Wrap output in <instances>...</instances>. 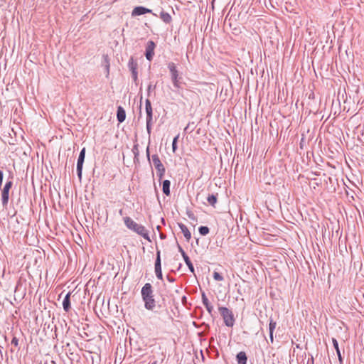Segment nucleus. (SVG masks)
<instances>
[{"label": "nucleus", "instance_id": "f257e3e1", "mask_svg": "<svg viewBox=\"0 0 364 364\" xmlns=\"http://www.w3.org/2000/svg\"><path fill=\"white\" fill-rule=\"evenodd\" d=\"M141 294L146 309L154 312H160L164 309H166V295L159 292L160 298L156 299L150 283H146L143 286L141 290Z\"/></svg>", "mask_w": 364, "mask_h": 364}, {"label": "nucleus", "instance_id": "f03ea898", "mask_svg": "<svg viewBox=\"0 0 364 364\" xmlns=\"http://www.w3.org/2000/svg\"><path fill=\"white\" fill-rule=\"evenodd\" d=\"M124 222L127 228L136 232L148 241H150L148 231L146 230L144 226L136 223L129 217L124 218Z\"/></svg>", "mask_w": 364, "mask_h": 364}, {"label": "nucleus", "instance_id": "7ed1b4c3", "mask_svg": "<svg viewBox=\"0 0 364 364\" xmlns=\"http://www.w3.org/2000/svg\"><path fill=\"white\" fill-rule=\"evenodd\" d=\"M277 92H259V97L260 100L267 98V100L270 99V102L272 104H276L279 102H283L287 97L288 92H278V96L276 97Z\"/></svg>", "mask_w": 364, "mask_h": 364}, {"label": "nucleus", "instance_id": "20e7f679", "mask_svg": "<svg viewBox=\"0 0 364 364\" xmlns=\"http://www.w3.org/2000/svg\"><path fill=\"white\" fill-rule=\"evenodd\" d=\"M218 311L223 318L225 325L228 327H232L235 321L232 311L223 306L219 307Z\"/></svg>", "mask_w": 364, "mask_h": 364}, {"label": "nucleus", "instance_id": "39448f33", "mask_svg": "<svg viewBox=\"0 0 364 364\" xmlns=\"http://www.w3.org/2000/svg\"><path fill=\"white\" fill-rule=\"evenodd\" d=\"M152 161L155 168L156 169V174L159 177V181L162 179L166 169L164 164L161 163L159 156L157 154L152 155Z\"/></svg>", "mask_w": 364, "mask_h": 364}, {"label": "nucleus", "instance_id": "423d86ee", "mask_svg": "<svg viewBox=\"0 0 364 364\" xmlns=\"http://www.w3.org/2000/svg\"><path fill=\"white\" fill-rule=\"evenodd\" d=\"M13 182L12 181H8L5 183L3 189L1 190V202L2 205L4 208H6L9 203V191L12 188Z\"/></svg>", "mask_w": 364, "mask_h": 364}, {"label": "nucleus", "instance_id": "0eeeda50", "mask_svg": "<svg viewBox=\"0 0 364 364\" xmlns=\"http://www.w3.org/2000/svg\"><path fill=\"white\" fill-rule=\"evenodd\" d=\"M128 68L132 74V78L133 81L137 85L138 82V63L136 60L132 56L128 62Z\"/></svg>", "mask_w": 364, "mask_h": 364}, {"label": "nucleus", "instance_id": "6e6552de", "mask_svg": "<svg viewBox=\"0 0 364 364\" xmlns=\"http://www.w3.org/2000/svg\"><path fill=\"white\" fill-rule=\"evenodd\" d=\"M85 152H86V149L85 147H83L81 149L79 156H78V159H77V176H78L80 181L82 178V167H83V164H84L85 158Z\"/></svg>", "mask_w": 364, "mask_h": 364}, {"label": "nucleus", "instance_id": "1a4fd4ad", "mask_svg": "<svg viewBox=\"0 0 364 364\" xmlns=\"http://www.w3.org/2000/svg\"><path fill=\"white\" fill-rule=\"evenodd\" d=\"M168 68L171 73V79H172V81H173L174 85L176 87L180 88V86L178 85V81H179V79H181V77H178V72L176 69V66L175 63L173 62L168 63Z\"/></svg>", "mask_w": 364, "mask_h": 364}, {"label": "nucleus", "instance_id": "9d476101", "mask_svg": "<svg viewBox=\"0 0 364 364\" xmlns=\"http://www.w3.org/2000/svg\"><path fill=\"white\" fill-rule=\"evenodd\" d=\"M156 44L153 41H149L147 42L145 50V57L149 61H151L154 55V49Z\"/></svg>", "mask_w": 364, "mask_h": 364}, {"label": "nucleus", "instance_id": "9b49d317", "mask_svg": "<svg viewBox=\"0 0 364 364\" xmlns=\"http://www.w3.org/2000/svg\"><path fill=\"white\" fill-rule=\"evenodd\" d=\"M155 273H156V277L159 279H161V280L163 279L161 264V255H160L159 250H158L156 252V261H155Z\"/></svg>", "mask_w": 364, "mask_h": 364}, {"label": "nucleus", "instance_id": "f8f14e48", "mask_svg": "<svg viewBox=\"0 0 364 364\" xmlns=\"http://www.w3.org/2000/svg\"><path fill=\"white\" fill-rule=\"evenodd\" d=\"M149 13H152V11L144 6H136L133 9L132 16H140Z\"/></svg>", "mask_w": 364, "mask_h": 364}, {"label": "nucleus", "instance_id": "ddd939ff", "mask_svg": "<svg viewBox=\"0 0 364 364\" xmlns=\"http://www.w3.org/2000/svg\"><path fill=\"white\" fill-rule=\"evenodd\" d=\"M70 295L71 292H68L63 301V307L65 311L68 312L71 309V303H70Z\"/></svg>", "mask_w": 364, "mask_h": 364}, {"label": "nucleus", "instance_id": "4468645a", "mask_svg": "<svg viewBox=\"0 0 364 364\" xmlns=\"http://www.w3.org/2000/svg\"><path fill=\"white\" fill-rule=\"evenodd\" d=\"M117 119L119 123L123 122L126 119V112L122 106H119L117 110Z\"/></svg>", "mask_w": 364, "mask_h": 364}, {"label": "nucleus", "instance_id": "2eb2a0df", "mask_svg": "<svg viewBox=\"0 0 364 364\" xmlns=\"http://www.w3.org/2000/svg\"><path fill=\"white\" fill-rule=\"evenodd\" d=\"M153 124V112H146V130L150 136L151 132V126Z\"/></svg>", "mask_w": 364, "mask_h": 364}, {"label": "nucleus", "instance_id": "dca6fc26", "mask_svg": "<svg viewBox=\"0 0 364 364\" xmlns=\"http://www.w3.org/2000/svg\"><path fill=\"white\" fill-rule=\"evenodd\" d=\"M178 227L181 229V232H183L186 241L189 242V240L191 238V234L188 230V228L183 223H178Z\"/></svg>", "mask_w": 364, "mask_h": 364}, {"label": "nucleus", "instance_id": "f3484780", "mask_svg": "<svg viewBox=\"0 0 364 364\" xmlns=\"http://www.w3.org/2000/svg\"><path fill=\"white\" fill-rule=\"evenodd\" d=\"M236 360L238 364H247V357L244 351L239 352L236 355Z\"/></svg>", "mask_w": 364, "mask_h": 364}, {"label": "nucleus", "instance_id": "a211bd4d", "mask_svg": "<svg viewBox=\"0 0 364 364\" xmlns=\"http://www.w3.org/2000/svg\"><path fill=\"white\" fill-rule=\"evenodd\" d=\"M276 326H277V323L274 321H273V319L271 318L269 319V339H270V342L272 343L274 341L273 333L276 328Z\"/></svg>", "mask_w": 364, "mask_h": 364}, {"label": "nucleus", "instance_id": "6ab92c4d", "mask_svg": "<svg viewBox=\"0 0 364 364\" xmlns=\"http://www.w3.org/2000/svg\"><path fill=\"white\" fill-rule=\"evenodd\" d=\"M170 186H171V182L169 180H164L162 182L163 193L167 196H168L170 195Z\"/></svg>", "mask_w": 364, "mask_h": 364}, {"label": "nucleus", "instance_id": "aec40b11", "mask_svg": "<svg viewBox=\"0 0 364 364\" xmlns=\"http://www.w3.org/2000/svg\"><path fill=\"white\" fill-rule=\"evenodd\" d=\"M160 18L166 23H170L172 21L171 15L165 11H161L160 14Z\"/></svg>", "mask_w": 364, "mask_h": 364}, {"label": "nucleus", "instance_id": "412c9836", "mask_svg": "<svg viewBox=\"0 0 364 364\" xmlns=\"http://www.w3.org/2000/svg\"><path fill=\"white\" fill-rule=\"evenodd\" d=\"M217 196H218V194H215V195L211 194L207 197L208 203L213 207H215V205L218 201Z\"/></svg>", "mask_w": 364, "mask_h": 364}, {"label": "nucleus", "instance_id": "4be33fe9", "mask_svg": "<svg viewBox=\"0 0 364 364\" xmlns=\"http://www.w3.org/2000/svg\"><path fill=\"white\" fill-rule=\"evenodd\" d=\"M337 100L341 104V102L343 101V103H346L348 101L347 92H338Z\"/></svg>", "mask_w": 364, "mask_h": 364}, {"label": "nucleus", "instance_id": "5701e85b", "mask_svg": "<svg viewBox=\"0 0 364 364\" xmlns=\"http://www.w3.org/2000/svg\"><path fill=\"white\" fill-rule=\"evenodd\" d=\"M183 259H184L186 264L188 266L190 272H192L193 274H194L195 273L194 267H193L189 257L187 255L183 257Z\"/></svg>", "mask_w": 364, "mask_h": 364}, {"label": "nucleus", "instance_id": "b1692460", "mask_svg": "<svg viewBox=\"0 0 364 364\" xmlns=\"http://www.w3.org/2000/svg\"><path fill=\"white\" fill-rule=\"evenodd\" d=\"M132 151L134 153V163H139V149H138V144H135L132 149Z\"/></svg>", "mask_w": 364, "mask_h": 364}, {"label": "nucleus", "instance_id": "393cba45", "mask_svg": "<svg viewBox=\"0 0 364 364\" xmlns=\"http://www.w3.org/2000/svg\"><path fill=\"white\" fill-rule=\"evenodd\" d=\"M332 342H333V347L336 351V353L339 358V360H341V355L340 349L338 347V343L336 338H333Z\"/></svg>", "mask_w": 364, "mask_h": 364}, {"label": "nucleus", "instance_id": "a878e982", "mask_svg": "<svg viewBox=\"0 0 364 364\" xmlns=\"http://www.w3.org/2000/svg\"><path fill=\"white\" fill-rule=\"evenodd\" d=\"M198 231L201 235L205 236L209 233L210 229L207 226H200L198 228Z\"/></svg>", "mask_w": 364, "mask_h": 364}, {"label": "nucleus", "instance_id": "bb28decb", "mask_svg": "<svg viewBox=\"0 0 364 364\" xmlns=\"http://www.w3.org/2000/svg\"><path fill=\"white\" fill-rule=\"evenodd\" d=\"M145 109H146V113L153 112L151 101L149 99L146 100Z\"/></svg>", "mask_w": 364, "mask_h": 364}, {"label": "nucleus", "instance_id": "cd10ccee", "mask_svg": "<svg viewBox=\"0 0 364 364\" xmlns=\"http://www.w3.org/2000/svg\"><path fill=\"white\" fill-rule=\"evenodd\" d=\"M213 277V279L216 281H223L224 279L223 277L218 272H214Z\"/></svg>", "mask_w": 364, "mask_h": 364}, {"label": "nucleus", "instance_id": "c85d7f7f", "mask_svg": "<svg viewBox=\"0 0 364 364\" xmlns=\"http://www.w3.org/2000/svg\"><path fill=\"white\" fill-rule=\"evenodd\" d=\"M178 137H179V135H177L176 136H175L173 139V142H172V149H173V151L175 152L176 150L177 149V141H178Z\"/></svg>", "mask_w": 364, "mask_h": 364}, {"label": "nucleus", "instance_id": "c756f323", "mask_svg": "<svg viewBox=\"0 0 364 364\" xmlns=\"http://www.w3.org/2000/svg\"><path fill=\"white\" fill-rule=\"evenodd\" d=\"M202 301L205 306L210 304L204 292L202 293Z\"/></svg>", "mask_w": 364, "mask_h": 364}, {"label": "nucleus", "instance_id": "7c9ffc66", "mask_svg": "<svg viewBox=\"0 0 364 364\" xmlns=\"http://www.w3.org/2000/svg\"><path fill=\"white\" fill-rule=\"evenodd\" d=\"M193 124H194V123H192V124L188 123V125L185 127L184 131L186 132H189V133L192 132L194 127L191 125H193Z\"/></svg>", "mask_w": 364, "mask_h": 364}, {"label": "nucleus", "instance_id": "2f4dec72", "mask_svg": "<svg viewBox=\"0 0 364 364\" xmlns=\"http://www.w3.org/2000/svg\"><path fill=\"white\" fill-rule=\"evenodd\" d=\"M227 92H224V95H223V92H220L219 95L218 96V95H216L215 97H219L221 100L224 101L227 97Z\"/></svg>", "mask_w": 364, "mask_h": 364}, {"label": "nucleus", "instance_id": "473e14b6", "mask_svg": "<svg viewBox=\"0 0 364 364\" xmlns=\"http://www.w3.org/2000/svg\"><path fill=\"white\" fill-rule=\"evenodd\" d=\"M178 249L179 252L181 254L183 258L186 256H187V254L185 252V251L183 250V248L181 247V245L177 243Z\"/></svg>", "mask_w": 364, "mask_h": 364}, {"label": "nucleus", "instance_id": "72a5a7b5", "mask_svg": "<svg viewBox=\"0 0 364 364\" xmlns=\"http://www.w3.org/2000/svg\"><path fill=\"white\" fill-rule=\"evenodd\" d=\"M103 59H104L103 64H104L105 66V65H110L109 64V57H108L107 55H103Z\"/></svg>", "mask_w": 364, "mask_h": 364}, {"label": "nucleus", "instance_id": "f704fd0d", "mask_svg": "<svg viewBox=\"0 0 364 364\" xmlns=\"http://www.w3.org/2000/svg\"><path fill=\"white\" fill-rule=\"evenodd\" d=\"M11 345H14V346H18V340L16 337H14L11 342Z\"/></svg>", "mask_w": 364, "mask_h": 364}, {"label": "nucleus", "instance_id": "c9c22d12", "mask_svg": "<svg viewBox=\"0 0 364 364\" xmlns=\"http://www.w3.org/2000/svg\"><path fill=\"white\" fill-rule=\"evenodd\" d=\"M187 215H188V217L190 219L193 220H196V217H195L194 214L193 213V212H191V211H188V212H187Z\"/></svg>", "mask_w": 364, "mask_h": 364}, {"label": "nucleus", "instance_id": "e433bc0d", "mask_svg": "<svg viewBox=\"0 0 364 364\" xmlns=\"http://www.w3.org/2000/svg\"><path fill=\"white\" fill-rule=\"evenodd\" d=\"M206 308V310L208 311V312L211 314L213 310V306L210 304L209 305H207L205 306Z\"/></svg>", "mask_w": 364, "mask_h": 364}, {"label": "nucleus", "instance_id": "4c0bfd02", "mask_svg": "<svg viewBox=\"0 0 364 364\" xmlns=\"http://www.w3.org/2000/svg\"><path fill=\"white\" fill-rule=\"evenodd\" d=\"M3 178H4L3 172L0 170V187L1 186L2 183H3Z\"/></svg>", "mask_w": 364, "mask_h": 364}, {"label": "nucleus", "instance_id": "58836bf2", "mask_svg": "<svg viewBox=\"0 0 364 364\" xmlns=\"http://www.w3.org/2000/svg\"><path fill=\"white\" fill-rule=\"evenodd\" d=\"M146 157H147L148 160L150 161V152H149V146L146 148Z\"/></svg>", "mask_w": 364, "mask_h": 364}, {"label": "nucleus", "instance_id": "ea45409f", "mask_svg": "<svg viewBox=\"0 0 364 364\" xmlns=\"http://www.w3.org/2000/svg\"><path fill=\"white\" fill-rule=\"evenodd\" d=\"M166 279L170 282H173L175 281V279H173V277H170L169 275L166 276Z\"/></svg>", "mask_w": 364, "mask_h": 364}, {"label": "nucleus", "instance_id": "a19ab883", "mask_svg": "<svg viewBox=\"0 0 364 364\" xmlns=\"http://www.w3.org/2000/svg\"><path fill=\"white\" fill-rule=\"evenodd\" d=\"M109 66L110 65H105V70H106V73H107V75H109Z\"/></svg>", "mask_w": 364, "mask_h": 364}, {"label": "nucleus", "instance_id": "79ce46f5", "mask_svg": "<svg viewBox=\"0 0 364 364\" xmlns=\"http://www.w3.org/2000/svg\"><path fill=\"white\" fill-rule=\"evenodd\" d=\"M308 97L309 99H314V92H309Z\"/></svg>", "mask_w": 364, "mask_h": 364}, {"label": "nucleus", "instance_id": "37998d69", "mask_svg": "<svg viewBox=\"0 0 364 364\" xmlns=\"http://www.w3.org/2000/svg\"><path fill=\"white\" fill-rule=\"evenodd\" d=\"M360 360H361V359H363V352H362V351L360 352Z\"/></svg>", "mask_w": 364, "mask_h": 364}, {"label": "nucleus", "instance_id": "c03bdc74", "mask_svg": "<svg viewBox=\"0 0 364 364\" xmlns=\"http://www.w3.org/2000/svg\"><path fill=\"white\" fill-rule=\"evenodd\" d=\"M225 82L229 83V84H231L230 81V80H225Z\"/></svg>", "mask_w": 364, "mask_h": 364}, {"label": "nucleus", "instance_id": "a18cd8bd", "mask_svg": "<svg viewBox=\"0 0 364 364\" xmlns=\"http://www.w3.org/2000/svg\"><path fill=\"white\" fill-rule=\"evenodd\" d=\"M150 89H151V85H149L147 91H150Z\"/></svg>", "mask_w": 364, "mask_h": 364}, {"label": "nucleus", "instance_id": "49530a36", "mask_svg": "<svg viewBox=\"0 0 364 364\" xmlns=\"http://www.w3.org/2000/svg\"><path fill=\"white\" fill-rule=\"evenodd\" d=\"M311 364H314V358H313V357H311Z\"/></svg>", "mask_w": 364, "mask_h": 364}, {"label": "nucleus", "instance_id": "de8ad7c7", "mask_svg": "<svg viewBox=\"0 0 364 364\" xmlns=\"http://www.w3.org/2000/svg\"><path fill=\"white\" fill-rule=\"evenodd\" d=\"M151 364H157V361L156 360H154L152 363Z\"/></svg>", "mask_w": 364, "mask_h": 364}, {"label": "nucleus", "instance_id": "09e8293b", "mask_svg": "<svg viewBox=\"0 0 364 364\" xmlns=\"http://www.w3.org/2000/svg\"><path fill=\"white\" fill-rule=\"evenodd\" d=\"M186 296H183V301H186Z\"/></svg>", "mask_w": 364, "mask_h": 364}]
</instances>
